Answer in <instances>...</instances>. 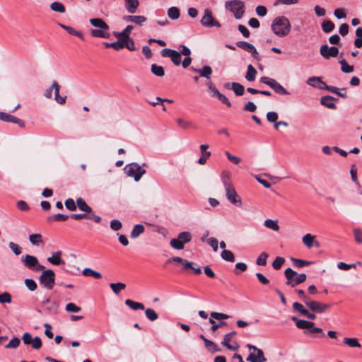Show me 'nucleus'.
<instances>
[{
    "instance_id": "obj_1",
    "label": "nucleus",
    "mask_w": 362,
    "mask_h": 362,
    "mask_svg": "<svg viewBox=\"0 0 362 362\" xmlns=\"http://www.w3.org/2000/svg\"><path fill=\"white\" fill-rule=\"evenodd\" d=\"M90 23L95 28L90 30V35L93 37L107 39L110 37V26L100 18L90 19Z\"/></svg>"
},
{
    "instance_id": "obj_2",
    "label": "nucleus",
    "mask_w": 362,
    "mask_h": 362,
    "mask_svg": "<svg viewBox=\"0 0 362 362\" xmlns=\"http://www.w3.org/2000/svg\"><path fill=\"white\" fill-rule=\"evenodd\" d=\"M222 182L226 190L227 199L232 204L238 206H241L242 201L240 196L237 194L233 185L230 181L228 173L223 172L221 175Z\"/></svg>"
},
{
    "instance_id": "obj_3",
    "label": "nucleus",
    "mask_w": 362,
    "mask_h": 362,
    "mask_svg": "<svg viewBox=\"0 0 362 362\" xmlns=\"http://www.w3.org/2000/svg\"><path fill=\"white\" fill-rule=\"evenodd\" d=\"M272 32L279 37H285L291 31V23L286 16L275 18L271 25Z\"/></svg>"
},
{
    "instance_id": "obj_4",
    "label": "nucleus",
    "mask_w": 362,
    "mask_h": 362,
    "mask_svg": "<svg viewBox=\"0 0 362 362\" xmlns=\"http://www.w3.org/2000/svg\"><path fill=\"white\" fill-rule=\"evenodd\" d=\"M226 9L229 10L234 15L236 19H241L245 13L244 2L240 0L227 1L225 3Z\"/></svg>"
},
{
    "instance_id": "obj_5",
    "label": "nucleus",
    "mask_w": 362,
    "mask_h": 362,
    "mask_svg": "<svg viewBox=\"0 0 362 362\" xmlns=\"http://www.w3.org/2000/svg\"><path fill=\"white\" fill-rule=\"evenodd\" d=\"M285 276L286 278V284L294 287L306 280L307 276L305 274H297L296 272L291 268H287L284 271Z\"/></svg>"
},
{
    "instance_id": "obj_6",
    "label": "nucleus",
    "mask_w": 362,
    "mask_h": 362,
    "mask_svg": "<svg viewBox=\"0 0 362 362\" xmlns=\"http://www.w3.org/2000/svg\"><path fill=\"white\" fill-rule=\"evenodd\" d=\"M40 284L46 289L52 290L55 284V274L52 269L43 270L39 276Z\"/></svg>"
},
{
    "instance_id": "obj_7",
    "label": "nucleus",
    "mask_w": 362,
    "mask_h": 362,
    "mask_svg": "<svg viewBox=\"0 0 362 362\" xmlns=\"http://www.w3.org/2000/svg\"><path fill=\"white\" fill-rule=\"evenodd\" d=\"M126 174L129 177H133L136 182L140 180L141 177L146 173V170L137 163H132L124 168Z\"/></svg>"
},
{
    "instance_id": "obj_8",
    "label": "nucleus",
    "mask_w": 362,
    "mask_h": 362,
    "mask_svg": "<svg viewBox=\"0 0 362 362\" xmlns=\"http://www.w3.org/2000/svg\"><path fill=\"white\" fill-rule=\"evenodd\" d=\"M192 240V235L188 231H183L178 234L177 238H173L170 240V246L176 250H182L186 243L190 242Z\"/></svg>"
},
{
    "instance_id": "obj_9",
    "label": "nucleus",
    "mask_w": 362,
    "mask_h": 362,
    "mask_svg": "<svg viewBox=\"0 0 362 362\" xmlns=\"http://www.w3.org/2000/svg\"><path fill=\"white\" fill-rule=\"evenodd\" d=\"M54 90V100L59 104L63 105L66 103V96L59 95V85L55 81L52 83V86L45 90L44 96L46 98L50 99L52 97V91Z\"/></svg>"
},
{
    "instance_id": "obj_10",
    "label": "nucleus",
    "mask_w": 362,
    "mask_h": 362,
    "mask_svg": "<svg viewBox=\"0 0 362 362\" xmlns=\"http://www.w3.org/2000/svg\"><path fill=\"white\" fill-rule=\"evenodd\" d=\"M260 81L269 86L275 93L279 95H289L288 92L278 81L267 76H262Z\"/></svg>"
},
{
    "instance_id": "obj_11",
    "label": "nucleus",
    "mask_w": 362,
    "mask_h": 362,
    "mask_svg": "<svg viewBox=\"0 0 362 362\" xmlns=\"http://www.w3.org/2000/svg\"><path fill=\"white\" fill-rule=\"evenodd\" d=\"M24 265L33 272L43 270L45 267L39 263L37 258L30 255L24 256Z\"/></svg>"
},
{
    "instance_id": "obj_12",
    "label": "nucleus",
    "mask_w": 362,
    "mask_h": 362,
    "mask_svg": "<svg viewBox=\"0 0 362 362\" xmlns=\"http://www.w3.org/2000/svg\"><path fill=\"white\" fill-rule=\"evenodd\" d=\"M201 24L207 28L221 26V23L217 21L212 16L211 11L209 9L204 10V15L200 21Z\"/></svg>"
},
{
    "instance_id": "obj_13",
    "label": "nucleus",
    "mask_w": 362,
    "mask_h": 362,
    "mask_svg": "<svg viewBox=\"0 0 362 362\" xmlns=\"http://www.w3.org/2000/svg\"><path fill=\"white\" fill-rule=\"evenodd\" d=\"M247 346L249 349H253L256 352V354L250 353L247 361L250 362H265L267 361L262 350L251 344H247Z\"/></svg>"
},
{
    "instance_id": "obj_14",
    "label": "nucleus",
    "mask_w": 362,
    "mask_h": 362,
    "mask_svg": "<svg viewBox=\"0 0 362 362\" xmlns=\"http://www.w3.org/2000/svg\"><path fill=\"white\" fill-rule=\"evenodd\" d=\"M161 55L163 57H170L175 66H179L182 62L180 53L176 50L165 48L161 50Z\"/></svg>"
},
{
    "instance_id": "obj_15",
    "label": "nucleus",
    "mask_w": 362,
    "mask_h": 362,
    "mask_svg": "<svg viewBox=\"0 0 362 362\" xmlns=\"http://www.w3.org/2000/svg\"><path fill=\"white\" fill-rule=\"evenodd\" d=\"M306 305L313 311L318 313H322L330 308V304L322 303L319 301L309 300L306 302Z\"/></svg>"
},
{
    "instance_id": "obj_16",
    "label": "nucleus",
    "mask_w": 362,
    "mask_h": 362,
    "mask_svg": "<svg viewBox=\"0 0 362 362\" xmlns=\"http://www.w3.org/2000/svg\"><path fill=\"white\" fill-rule=\"evenodd\" d=\"M236 45L239 48H241L250 53L252 57L255 58V59H259V53L257 52L255 47L253 45L245 41H238L236 42Z\"/></svg>"
},
{
    "instance_id": "obj_17",
    "label": "nucleus",
    "mask_w": 362,
    "mask_h": 362,
    "mask_svg": "<svg viewBox=\"0 0 362 362\" xmlns=\"http://www.w3.org/2000/svg\"><path fill=\"white\" fill-rule=\"evenodd\" d=\"M320 54L328 59L329 57H335L339 53V49L337 47H329L327 45H322L320 49Z\"/></svg>"
},
{
    "instance_id": "obj_18",
    "label": "nucleus",
    "mask_w": 362,
    "mask_h": 362,
    "mask_svg": "<svg viewBox=\"0 0 362 362\" xmlns=\"http://www.w3.org/2000/svg\"><path fill=\"white\" fill-rule=\"evenodd\" d=\"M62 254L60 250L54 252L47 258V261L53 265L64 264V261L61 258Z\"/></svg>"
},
{
    "instance_id": "obj_19",
    "label": "nucleus",
    "mask_w": 362,
    "mask_h": 362,
    "mask_svg": "<svg viewBox=\"0 0 362 362\" xmlns=\"http://www.w3.org/2000/svg\"><path fill=\"white\" fill-rule=\"evenodd\" d=\"M291 320L295 322L296 325L299 329H310L314 326V322L304 320H299L296 317H292Z\"/></svg>"
},
{
    "instance_id": "obj_20",
    "label": "nucleus",
    "mask_w": 362,
    "mask_h": 362,
    "mask_svg": "<svg viewBox=\"0 0 362 362\" xmlns=\"http://www.w3.org/2000/svg\"><path fill=\"white\" fill-rule=\"evenodd\" d=\"M192 69L194 72L199 74L200 76L204 77L207 79L211 78V75L212 74V69L211 66L206 65L204 66L202 69Z\"/></svg>"
},
{
    "instance_id": "obj_21",
    "label": "nucleus",
    "mask_w": 362,
    "mask_h": 362,
    "mask_svg": "<svg viewBox=\"0 0 362 362\" xmlns=\"http://www.w3.org/2000/svg\"><path fill=\"white\" fill-rule=\"evenodd\" d=\"M125 8L129 13H134L139 6V0H124Z\"/></svg>"
},
{
    "instance_id": "obj_22",
    "label": "nucleus",
    "mask_w": 362,
    "mask_h": 362,
    "mask_svg": "<svg viewBox=\"0 0 362 362\" xmlns=\"http://www.w3.org/2000/svg\"><path fill=\"white\" fill-rule=\"evenodd\" d=\"M172 262H177L181 264L183 266V268L185 269H190L192 267V265L194 264L193 262H189L185 259H182L180 257H173L167 260V263H170Z\"/></svg>"
},
{
    "instance_id": "obj_23",
    "label": "nucleus",
    "mask_w": 362,
    "mask_h": 362,
    "mask_svg": "<svg viewBox=\"0 0 362 362\" xmlns=\"http://www.w3.org/2000/svg\"><path fill=\"white\" fill-rule=\"evenodd\" d=\"M231 337H229V334H225L223 337V340L221 342V344L224 346H226L229 350L235 351L238 350L239 348V345L234 341L232 344H230V341H231Z\"/></svg>"
},
{
    "instance_id": "obj_24",
    "label": "nucleus",
    "mask_w": 362,
    "mask_h": 362,
    "mask_svg": "<svg viewBox=\"0 0 362 362\" xmlns=\"http://www.w3.org/2000/svg\"><path fill=\"white\" fill-rule=\"evenodd\" d=\"M334 98L332 96L326 95L323 96L320 99V103L321 105L330 108V109H336L337 106L335 103H334Z\"/></svg>"
},
{
    "instance_id": "obj_25",
    "label": "nucleus",
    "mask_w": 362,
    "mask_h": 362,
    "mask_svg": "<svg viewBox=\"0 0 362 362\" xmlns=\"http://www.w3.org/2000/svg\"><path fill=\"white\" fill-rule=\"evenodd\" d=\"M133 29L132 25H127L122 32H115L114 35L120 40H123V41H125V40L129 39V34L131 31Z\"/></svg>"
},
{
    "instance_id": "obj_26",
    "label": "nucleus",
    "mask_w": 362,
    "mask_h": 362,
    "mask_svg": "<svg viewBox=\"0 0 362 362\" xmlns=\"http://www.w3.org/2000/svg\"><path fill=\"white\" fill-rule=\"evenodd\" d=\"M124 20L127 22L141 25L146 21V18L143 16H127L124 17Z\"/></svg>"
},
{
    "instance_id": "obj_27",
    "label": "nucleus",
    "mask_w": 362,
    "mask_h": 362,
    "mask_svg": "<svg viewBox=\"0 0 362 362\" xmlns=\"http://www.w3.org/2000/svg\"><path fill=\"white\" fill-rule=\"evenodd\" d=\"M307 83L310 86L320 89V87L323 86L325 82L321 80L320 77L312 76L308 78Z\"/></svg>"
},
{
    "instance_id": "obj_28",
    "label": "nucleus",
    "mask_w": 362,
    "mask_h": 362,
    "mask_svg": "<svg viewBox=\"0 0 362 362\" xmlns=\"http://www.w3.org/2000/svg\"><path fill=\"white\" fill-rule=\"evenodd\" d=\"M76 204L81 211H84L87 214L92 213L91 207L86 204L83 199L81 197L76 199Z\"/></svg>"
},
{
    "instance_id": "obj_29",
    "label": "nucleus",
    "mask_w": 362,
    "mask_h": 362,
    "mask_svg": "<svg viewBox=\"0 0 362 362\" xmlns=\"http://www.w3.org/2000/svg\"><path fill=\"white\" fill-rule=\"evenodd\" d=\"M29 240L30 243L34 246H40L43 240L42 236L40 233H33L29 235Z\"/></svg>"
},
{
    "instance_id": "obj_30",
    "label": "nucleus",
    "mask_w": 362,
    "mask_h": 362,
    "mask_svg": "<svg viewBox=\"0 0 362 362\" xmlns=\"http://www.w3.org/2000/svg\"><path fill=\"white\" fill-rule=\"evenodd\" d=\"M59 25L62 28H63L64 30L67 31L69 34L73 35L74 36H77L79 38H81V40L83 39V35L82 33H81L79 31H77L76 30H75L72 27L69 26V25H64V24H62V23H59Z\"/></svg>"
},
{
    "instance_id": "obj_31",
    "label": "nucleus",
    "mask_w": 362,
    "mask_h": 362,
    "mask_svg": "<svg viewBox=\"0 0 362 362\" xmlns=\"http://www.w3.org/2000/svg\"><path fill=\"white\" fill-rule=\"evenodd\" d=\"M257 72L256 69L252 66V65L249 64L247 66V70L245 75V79L248 81H253L256 78V75Z\"/></svg>"
},
{
    "instance_id": "obj_32",
    "label": "nucleus",
    "mask_w": 362,
    "mask_h": 362,
    "mask_svg": "<svg viewBox=\"0 0 362 362\" xmlns=\"http://www.w3.org/2000/svg\"><path fill=\"white\" fill-rule=\"evenodd\" d=\"M0 119L2 121H4V122H12V123H18L20 122L19 119L16 118V117L10 115V114H8V113H6L4 112H0Z\"/></svg>"
},
{
    "instance_id": "obj_33",
    "label": "nucleus",
    "mask_w": 362,
    "mask_h": 362,
    "mask_svg": "<svg viewBox=\"0 0 362 362\" xmlns=\"http://www.w3.org/2000/svg\"><path fill=\"white\" fill-rule=\"evenodd\" d=\"M144 232V226L142 224H136L134 226L131 231L130 236L132 238H136Z\"/></svg>"
},
{
    "instance_id": "obj_34",
    "label": "nucleus",
    "mask_w": 362,
    "mask_h": 362,
    "mask_svg": "<svg viewBox=\"0 0 362 362\" xmlns=\"http://www.w3.org/2000/svg\"><path fill=\"white\" fill-rule=\"evenodd\" d=\"M124 42L125 41H123V40H121L114 42H104L103 45L105 47H112L117 51L124 47Z\"/></svg>"
},
{
    "instance_id": "obj_35",
    "label": "nucleus",
    "mask_w": 362,
    "mask_h": 362,
    "mask_svg": "<svg viewBox=\"0 0 362 362\" xmlns=\"http://www.w3.org/2000/svg\"><path fill=\"white\" fill-rule=\"evenodd\" d=\"M176 122L177 124L183 129L195 128L194 124L191 121L185 120L182 118H177Z\"/></svg>"
},
{
    "instance_id": "obj_36",
    "label": "nucleus",
    "mask_w": 362,
    "mask_h": 362,
    "mask_svg": "<svg viewBox=\"0 0 362 362\" xmlns=\"http://www.w3.org/2000/svg\"><path fill=\"white\" fill-rule=\"evenodd\" d=\"M125 305L129 306L130 308H132L134 310H144V305L141 303L135 302L131 299H127L125 300Z\"/></svg>"
},
{
    "instance_id": "obj_37",
    "label": "nucleus",
    "mask_w": 362,
    "mask_h": 362,
    "mask_svg": "<svg viewBox=\"0 0 362 362\" xmlns=\"http://www.w3.org/2000/svg\"><path fill=\"white\" fill-rule=\"evenodd\" d=\"M315 238L314 235L307 233L303 237L302 241L307 247L311 248L314 245Z\"/></svg>"
},
{
    "instance_id": "obj_38",
    "label": "nucleus",
    "mask_w": 362,
    "mask_h": 362,
    "mask_svg": "<svg viewBox=\"0 0 362 362\" xmlns=\"http://www.w3.org/2000/svg\"><path fill=\"white\" fill-rule=\"evenodd\" d=\"M231 89L234 91L235 94L238 96L243 95L244 94L245 88L244 86L236 82L231 83Z\"/></svg>"
},
{
    "instance_id": "obj_39",
    "label": "nucleus",
    "mask_w": 362,
    "mask_h": 362,
    "mask_svg": "<svg viewBox=\"0 0 362 362\" xmlns=\"http://www.w3.org/2000/svg\"><path fill=\"white\" fill-rule=\"evenodd\" d=\"M204 345L207 350L211 354L219 352L221 351L218 346L214 341L209 339L206 341Z\"/></svg>"
},
{
    "instance_id": "obj_40",
    "label": "nucleus",
    "mask_w": 362,
    "mask_h": 362,
    "mask_svg": "<svg viewBox=\"0 0 362 362\" xmlns=\"http://www.w3.org/2000/svg\"><path fill=\"white\" fill-rule=\"evenodd\" d=\"M221 257L225 261L229 262H235V256L230 250H223L221 253Z\"/></svg>"
},
{
    "instance_id": "obj_41",
    "label": "nucleus",
    "mask_w": 362,
    "mask_h": 362,
    "mask_svg": "<svg viewBox=\"0 0 362 362\" xmlns=\"http://www.w3.org/2000/svg\"><path fill=\"white\" fill-rule=\"evenodd\" d=\"M264 226L274 231H278L279 230V226L277 220L267 219L264 221Z\"/></svg>"
},
{
    "instance_id": "obj_42",
    "label": "nucleus",
    "mask_w": 362,
    "mask_h": 362,
    "mask_svg": "<svg viewBox=\"0 0 362 362\" xmlns=\"http://www.w3.org/2000/svg\"><path fill=\"white\" fill-rule=\"evenodd\" d=\"M151 72L159 77L163 76L165 75L164 69L162 66H158L156 64L151 65Z\"/></svg>"
},
{
    "instance_id": "obj_43",
    "label": "nucleus",
    "mask_w": 362,
    "mask_h": 362,
    "mask_svg": "<svg viewBox=\"0 0 362 362\" xmlns=\"http://www.w3.org/2000/svg\"><path fill=\"white\" fill-rule=\"evenodd\" d=\"M83 275L86 276H93L95 279H100L102 275L100 272L94 271L90 268H85L82 272Z\"/></svg>"
},
{
    "instance_id": "obj_44",
    "label": "nucleus",
    "mask_w": 362,
    "mask_h": 362,
    "mask_svg": "<svg viewBox=\"0 0 362 362\" xmlns=\"http://www.w3.org/2000/svg\"><path fill=\"white\" fill-rule=\"evenodd\" d=\"M50 8L55 12L64 13L66 11L64 6L58 1H54L51 4Z\"/></svg>"
},
{
    "instance_id": "obj_45",
    "label": "nucleus",
    "mask_w": 362,
    "mask_h": 362,
    "mask_svg": "<svg viewBox=\"0 0 362 362\" xmlns=\"http://www.w3.org/2000/svg\"><path fill=\"white\" fill-rule=\"evenodd\" d=\"M180 10L175 6H172L168 10V16L172 20H176L180 17Z\"/></svg>"
},
{
    "instance_id": "obj_46",
    "label": "nucleus",
    "mask_w": 362,
    "mask_h": 362,
    "mask_svg": "<svg viewBox=\"0 0 362 362\" xmlns=\"http://www.w3.org/2000/svg\"><path fill=\"white\" fill-rule=\"evenodd\" d=\"M110 286L115 294H118L126 288V284L122 282L112 283L110 284Z\"/></svg>"
},
{
    "instance_id": "obj_47",
    "label": "nucleus",
    "mask_w": 362,
    "mask_h": 362,
    "mask_svg": "<svg viewBox=\"0 0 362 362\" xmlns=\"http://www.w3.org/2000/svg\"><path fill=\"white\" fill-rule=\"evenodd\" d=\"M291 260L292 261V262L293 263L295 267H296L298 268H301V267H303L305 266H309L312 264L311 262L305 261L303 259H297V258H294V257H292L291 259Z\"/></svg>"
},
{
    "instance_id": "obj_48",
    "label": "nucleus",
    "mask_w": 362,
    "mask_h": 362,
    "mask_svg": "<svg viewBox=\"0 0 362 362\" xmlns=\"http://www.w3.org/2000/svg\"><path fill=\"white\" fill-rule=\"evenodd\" d=\"M321 25L322 30L326 33L332 32L335 27L331 21H324Z\"/></svg>"
},
{
    "instance_id": "obj_49",
    "label": "nucleus",
    "mask_w": 362,
    "mask_h": 362,
    "mask_svg": "<svg viewBox=\"0 0 362 362\" xmlns=\"http://www.w3.org/2000/svg\"><path fill=\"white\" fill-rule=\"evenodd\" d=\"M343 342L350 347H361V344L356 338H348L345 337L343 339Z\"/></svg>"
},
{
    "instance_id": "obj_50",
    "label": "nucleus",
    "mask_w": 362,
    "mask_h": 362,
    "mask_svg": "<svg viewBox=\"0 0 362 362\" xmlns=\"http://www.w3.org/2000/svg\"><path fill=\"white\" fill-rule=\"evenodd\" d=\"M339 64L341 66V69L344 73H351L354 71V66L348 64L344 59H341Z\"/></svg>"
},
{
    "instance_id": "obj_51",
    "label": "nucleus",
    "mask_w": 362,
    "mask_h": 362,
    "mask_svg": "<svg viewBox=\"0 0 362 362\" xmlns=\"http://www.w3.org/2000/svg\"><path fill=\"white\" fill-rule=\"evenodd\" d=\"M146 317L150 321H155L158 318V315L156 313V311L152 308H147L145 310Z\"/></svg>"
},
{
    "instance_id": "obj_52",
    "label": "nucleus",
    "mask_w": 362,
    "mask_h": 362,
    "mask_svg": "<svg viewBox=\"0 0 362 362\" xmlns=\"http://www.w3.org/2000/svg\"><path fill=\"white\" fill-rule=\"evenodd\" d=\"M69 218V216L67 215L62 214H57L52 216H50L47 218V221L49 222L52 221H65Z\"/></svg>"
},
{
    "instance_id": "obj_53",
    "label": "nucleus",
    "mask_w": 362,
    "mask_h": 362,
    "mask_svg": "<svg viewBox=\"0 0 362 362\" xmlns=\"http://www.w3.org/2000/svg\"><path fill=\"white\" fill-rule=\"evenodd\" d=\"M209 323L211 324V329L212 332H216L218 328L226 326L227 325L226 322L220 321L218 323H216L214 320L209 318Z\"/></svg>"
},
{
    "instance_id": "obj_54",
    "label": "nucleus",
    "mask_w": 362,
    "mask_h": 362,
    "mask_svg": "<svg viewBox=\"0 0 362 362\" xmlns=\"http://www.w3.org/2000/svg\"><path fill=\"white\" fill-rule=\"evenodd\" d=\"M269 255L267 253L263 252H262L256 260V264L259 266H264L267 264V259Z\"/></svg>"
},
{
    "instance_id": "obj_55",
    "label": "nucleus",
    "mask_w": 362,
    "mask_h": 362,
    "mask_svg": "<svg viewBox=\"0 0 362 362\" xmlns=\"http://www.w3.org/2000/svg\"><path fill=\"white\" fill-rule=\"evenodd\" d=\"M21 340L18 337H13L11 341L5 346L6 349H16L19 346Z\"/></svg>"
},
{
    "instance_id": "obj_56",
    "label": "nucleus",
    "mask_w": 362,
    "mask_h": 362,
    "mask_svg": "<svg viewBox=\"0 0 362 362\" xmlns=\"http://www.w3.org/2000/svg\"><path fill=\"white\" fill-rule=\"evenodd\" d=\"M210 316V318L213 320H226L229 318V315H228L227 314L218 312H211Z\"/></svg>"
},
{
    "instance_id": "obj_57",
    "label": "nucleus",
    "mask_w": 362,
    "mask_h": 362,
    "mask_svg": "<svg viewBox=\"0 0 362 362\" xmlns=\"http://www.w3.org/2000/svg\"><path fill=\"white\" fill-rule=\"evenodd\" d=\"M66 310L69 313H78L81 310V308L73 303H69L66 305Z\"/></svg>"
},
{
    "instance_id": "obj_58",
    "label": "nucleus",
    "mask_w": 362,
    "mask_h": 362,
    "mask_svg": "<svg viewBox=\"0 0 362 362\" xmlns=\"http://www.w3.org/2000/svg\"><path fill=\"white\" fill-rule=\"evenodd\" d=\"M284 262H285L284 258L281 257H277L274 260V262L272 263V267L274 269L278 270L281 267V266L283 265Z\"/></svg>"
},
{
    "instance_id": "obj_59",
    "label": "nucleus",
    "mask_w": 362,
    "mask_h": 362,
    "mask_svg": "<svg viewBox=\"0 0 362 362\" xmlns=\"http://www.w3.org/2000/svg\"><path fill=\"white\" fill-rule=\"evenodd\" d=\"M24 283L26 286V287L31 291H34L37 288V284L36 282L31 279H26L24 281Z\"/></svg>"
},
{
    "instance_id": "obj_60",
    "label": "nucleus",
    "mask_w": 362,
    "mask_h": 362,
    "mask_svg": "<svg viewBox=\"0 0 362 362\" xmlns=\"http://www.w3.org/2000/svg\"><path fill=\"white\" fill-rule=\"evenodd\" d=\"M225 154L227 157V158L233 163L235 164V165H238L240 163V162L241 161V158L238 157V156H233L232 155L229 151H225Z\"/></svg>"
},
{
    "instance_id": "obj_61",
    "label": "nucleus",
    "mask_w": 362,
    "mask_h": 362,
    "mask_svg": "<svg viewBox=\"0 0 362 362\" xmlns=\"http://www.w3.org/2000/svg\"><path fill=\"white\" fill-rule=\"evenodd\" d=\"M293 308L295 311L299 312L303 315L307 313V310L303 307V305L298 302L293 303Z\"/></svg>"
},
{
    "instance_id": "obj_62",
    "label": "nucleus",
    "mask_w": 362,
    "mask_h": 362,
    "mask_svg": "<svg viewBox=\"0 0 362 362\" xmlns=\"http://www.w3.org/2000/svg\"><path fill=\"white\" fill-rule=\"evenodd\" d=\"M122 224L120 221L117 219L112 220L110 222V228L112 230L117 231L122 228Z\"/></svg>"
},
{
    "instance_id": "obj_63",
    "label": "nucleus",
    "mask_w": 362,
    "mask_h": 362,
    "mask_svg": "<svg viewBox=\"0 0 362 362\" xmlns=\"http://www.w3.org/2000/svg\"><path fill=\"white\" fill-rule=\"evenodd\" d=\"M32 345V347L35 349H40L42 346V341L41 339L39 337H35L33 339L30 344Z\"/></svg>"
},
{
    "instance_id": "obj_64",
    "label": "nucleus",
    "mask_w": 362,
    "mask_h": 362,
    "mask_svg": "<svg viewBox=\"0 0 362 362\" xmlns=\"http://www.w3.org/2000/svg\"><path fill=\"white\" fill-rule=\"evenodd\" d=\"M354 235L355 240L358 243H362V231L359 228L354 229Z\"/></svg>"
}]
</instances>
